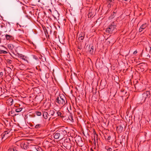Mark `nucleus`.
Returning <instances> with one entry per match:
<instances>
[{
    "label": "nucleus",
    "instance_id": "nucleus-1",
    "mask_svg": "<svg viewBox=\"0 0 151 151\" xmlns=\"http://www.w3.org/2000/svg\"><path fill=\"white\" fill-rule=\"evenodd\" d=\"M55 102L58 104L59 106L62 107L67 103V101L65 96L62 94L56 98Z\"/></svg>",
    "mask_w": 151,
    "mask_h": 151
},
{
    "label": "nucleus",
    "instance_id": "nucleus-2",
    "mask_svg": "<svg viewBox=\"0 0 151 151\" xmlns=\"http://www.w3.org/2000/svg\"><path fill=\"white\" fill-rule=\"evenodd\" d=\"M116 26L114 22H112L106 29V32L109 34L114 33L116 31Z\"/></svg>",
    "mask_w": 151,
    "mask_h": 151
},
{
    "label": "nucleus",
    "instance_id": "nucleus-3",
    "mask_svg": "<svg viewBox=\"0 0 151 151\" xmlns=\"http://www.w3.org/2000/svg\"><path fill=\"white\" fill-rule=\"evenodd\" d=\"M150 93L149 91H146L142 95V100L143 102L145 101L147 99H148L150 97Z\"/></svg>",
    "mask_w": 151,
    "mask_h": 151
},
{
    "label": "nucleus",
    "instance_id": "nucleus-4",
    "mask_svg": "<svg viewBox=\"0 0 151 151\" xmlns=\"http://www.w3.org/2000/svg\"><path fill=\"white\" fill-rule=\"evenodd\" d=\"M60 136V139H62L64 136L67 134V132L63 129H60L58 130Z\"/></svg>",
    "mask_w": 151,
    "mask_h": 151
},
{
    "label": "nucleus",
    "instance_id": "nucleus-5",
    "mask_svg": "<svg viewBox=\"0 0 151 151\" xmlns=\"http://www.w3.org/2000/svg\"><path fill=\"white\" fill-rule=\"evenodd\" d=\"M21 147L24 150L27 149L28 146L27 144V142H22L20 145Z\"/></svg>",
    "mask_w": 151,
    "mask_h": 151
},
{
    "label": "nucleus",
    "instance_id": "nucleus-6",
    "mask_svg": "<svg viewBox=\"0 0 151 151\" xmlns=\"http://www.w3.org/2000/svg\"><path fill=\"white\" fill-rule=\"evenodd\" d=\"M56 110L55 109L50 110L48 111L49 116H55V112Z\"/></svg>",
    "mask_w": 151,
    "mask_h": 151
},
{
    "label": "nucleus",
    "instance_id": "nucleus-7",
    "mask_svg": "<svg viewBox=\"0 0 151 151\" xmlns=\"http://www.w3.org/2000/svg\"><path fill=\"white\" fill-rule=\"evenodd\" d=\"M54 138L56 139H60V136L59 134V133L58 132V130L56 131L54 134Z\"/></svg>",
    "mask_w": 151,
    "mask_h": 151
},
{
    "label": "nucleus",
    "instance_id": "nucleus-8",
    "mask_svg": "<svg viewBox=\"0 0 151 151\" xmlns=\"http://www.w3.org/2000/svg\"><path fill=\"white\" fill-rule=\"evenodd\" d=\"M9 132L7 131H5L4 133H2L1 135L2 139L5 137L6 138H7L8 137V134Z\"/></svg>",
    "mask_w": 151,
    "mask_h": 151
},
{
    "label": "nucleus",
    "instance_id": "nucleus-9",
    "mask_svg": "<svg viewBox=\"0 0 151 151\" xmlns=\"http://www.w3.org/2000/svg\"><path fill=\"white\" fill-rule=\"evenodd\" d=\"M6 38L7 40H13L14 37L12 35L6 34L5 35Z\"/></svg>",
    "mask_w": 151,
    "mask_h": 151
},
{
    "label": "nucleus",
    "instance_id": "nucleus-10",
    "mask_svg": "<svg viewBox=\"0 0 151 151\" xmlns=\"http://www.w3.org/2000/svg\"><path fill=\"white\" fill-rule=\"evenodd\" d=\"M147 25L146 24H143L142 25L139 29V32H141L142 31L143 29H145L146 27H147Z\"/></svg>",
    "mask_w": 151,
    "mask_h": 151
},
{
    "label": "nucleus",
    "instance_id": "nucleus-11",
    "mask_svg": "<svg viewBox=\"0 0 151 151\" xmlns=\"http://www.w3.org/2000/svg\"><path fill=\"white\" fill-rule=\"evenodd\" d=\"M79 36L78 40L80 41H81L84 38V35L83 33H81L79 35Z\"/></svg>",
    "mask_w": 151,
    "mask_h": 151
},
{
    "label": "nucleus",
    "instance_id": "nucleus-12",
    "mask_svg": "<svg viewBox=\"0 0 151 151\" xmlns=\"http://www.w3.org/2000/svg\"><path fill=\"white\" fill-rule=\"evenodd\" d=\"M48 116H49L48 113H47L46 111H44L43 112V116L45 119H46L48 118Z\"/></svg>",
    "mask_w": 151,
    "mask_h": 151
},
{
    "label": "nucleus",
    "instance_id": "nucleus-13",
    "mask_svg": "<svg viewBox=\"0 0 151 151\" xmlns=\"http://www.w3.org/2000/svg\"><path fill=\"white\" fill-rule=\"evenodd\" d=\"M18 55L19 57L21 58L22 60H25V59L26 58L25 56L22 55V54H19Z\"/></svg>",
    "mask_w": 151,
    "mask_h": 151
},
{
    "label": "nucleus",
    "instance_id": "nucleus-14",
    "mask_svg": "<svg viewBox=\"0 0 151 151\" xmlns=\"http://www.w3.org/2000/svg\"><path fill=\"white\" fill-rule=\"evenodd\" d=\"M68 118L69 119L70 121L71 122H73V117L71 114H70L69 115Z\"/></svg>",
    "mask_w": 151,
    "mask_h": 151
},
{
    "label": "nucleus",
    "instance_id": "nucleus-15",
    "mask_svg": "<svg viewBox=\"0 0 151 151\" xmlns=\"http://www.w3.org/2000/svg\"><path fill=\"white\" fill-rule=\"evenodd\" d=\"M117 129L121 132L123 131V127L122 126L119 125L117 127Z\"/></svg>",
    "mask_w": 151,
    "mask_h": 151
},
{
    "label": "nucleus",
    "instance_id": "nucleus-16",
    "mask_svg": "<svg viewBox=\"0 0 151 151\" xmlns=\"http://www.w3.org/2000/svg\"><path fill=\"white\" fill-rule=\"evenodd\" d=\"M42 126V125L41 124H39L36 125L35 126V128L36 129H39Z\"/></svg>",
    "mask_w": 151,
    "mask_h": 151
},
{
    "label": "nucleus",
    "instance_id": "nucleus-17",
    "mask_svg": "<svg viewBox=\"0 0 151 151\" xmlns=\"http://www.w3.org/2000/svg\"><path fill=\"white\" fill-rule=\"evenodd\" d=\"M89 52L91 53L92 54L93 53V51L94 47L93 46H91V47H89Z\"/></svg>",
    "mask_w": 151,
    "mask_h": 151
},
{
    "label": "nucleus",
    "instance_id": "nucleus-18",
    "mask_svg": "<svg viewBox=\"0 0 151 151\" xmlns=\"http://www.w3.org/2000/svg\"><path fill=\"white\" fill-rule=\"evenodd\" d=\"M8 47L11 50H12L14 48V46L12 44H9L8 45Z\"/></svg>",
    "mask_w": 151,
    "mask_h": 151
},
{
    "label": "nucleus",
    "instance_id": "nucleus-19",
    "mask_svg": "<svg viewBox=\"0 0 151 151\" xmlns=\"http://www.w3.org/2000/svg\"><path fill=\"white\" fill-rule=\"evenodd\" d=\"M108 2V5H111L114 0H106Z\"/></svg>",
    "mask_w": 151,
    "mask_h": 151
},
{
    "label": "nucleus",
    "instance_id": "nucleus-20",
    "mask_svg": "<svg viewBox=\"0 0 151 151\" xmlns=\"http://www.w3.org/2000/svg\"><path fill=\"white\" fill-rule=\"evenodd\" d=\"M56 113L57 114L58 116H60V117H62V113L59 111H56Z\"/></svg>",
    "mask_w": 151,
    "mask_h": 151
},
{
    "label": "nucleus",
    "instance_id": "nucleus-21",
    "mask_svg": "<svg viewBox=\"0 0 151 151\" xmlns=\"http://www.w3.org/2000/svg\"><path fill=\"white\" fill-rule=\"evenodd\" d=\"M8 101L9 102H10V104L12 105L13 102V99L12 98H9L8 100Z\"/></svg>",
    "mask_w": 151,
    "mask_h": 151
},
{
    "label": "nucleus",
    "instance_id": "nucleus-22",
    "mask_svg": "<svg viewBox=\"0 0 151 151\" xmlns=\"http://www.w3.org/2000/svg\"><path fill=\"white\" fill-rule=\"evenodd\" d=\"M35 113L38 116H40L42 114L39 111H36L35 112Z\"/></svg>",
    "mask_w": 151,
    "mask_h": 151
},
{
    "label": "nucleus",
    "instance_id": "nucleus-23",
    "mask_svg": "<svg viewBox=\"0 0 151 151\" xmlns=\"http://www.w3.org/2000/svg\"><path fill=\"white\" fill-rule=\"evenodd\" d=\"M7 53V52L6 51H4L3 50H0V54H6Z\"/></svg>",
    "mask_w": 151,
    "mask_h": 151
},
{
    "label": "nucleus",
    "instance_id": "nucleus-24",
    "mask_svg": "<svg viewBox=\"0 0 151 151\" xmlns=\"http://www.w3.org/2000/svg\"><path fill=\"white\" fill-rule=\"evenodd\" d=\"M113 13H114V14H112L109 17V18L111 19L115 17V15L114 14H115L116 12H114Z\"/></svg>",
    "mask_w": 151,
    "mask_h": 151
},
{
    "label": "nucleus",
    "instance_id": "nucleus-25",
    "mask_svg": "<svg viewBox=\"0 0 151 151\" xmlns=\"http://www.w3.org/2000/svg\"><path fill=\"white\" fill-rule=\"evenodd\" d=\"M22 110V108L17 109H16L15 111L17 112H19L21 111Z\"/></svg>",
    "mask_w": 151,
    "mask_h": 151
},
{
    "label": "nucleus",
    "instance_id": "nucleus-26",
    "mask_svg": "<svg viewBox=\"0 0 151 151\" xmlns=\"http://www.w3.org/2000/svg\"><path fill=\"white\" fill-rule=\"evenodd\" d=\"M6 62L7 63H9V64H11L12 63V60L10 59H7L6 60Z\"/></svg>",
    "mask_w": 151,
    "mask_h": 151
},
{
    "label": "nucleus",
    "instance_id": "nucleus-27",
    "mask_svg": "<svg viewBox=\"0 0 151 151\" xmlns=\"http://www.w3.org/2000/svg\"><path fill=\"white\" fill-rule=\"evenodd\" d=\"M112 149L110 147L107 150V151H112Z\"/></svg>",
    "mask_w": 151,
    "mask_h": 151
},
{
    "label": "nucleus",
    "instance_id": "nucleus-28",
    "mask_svg": "<svg viewBox=\"0 0 151 151\" xmlns=\"http://www.w3.org/2000/svg\"><path fill=\"white\" fill-rule=\"evenodd\" d=\"M137 53V52L136 50L133 53L134 54H136Z\"/></svg>",
    "mask_w": 151,
    "mask_h": 151
},
{
    "label": "nucleus",
    "instance_id": "nucleus-29",
    "mask_svg": "<svg viewBox=\"0 0 151 151\" xmlns=\"http://www.w3.org/2000/svg\"><path fill=\"white\" fill-rule=\"evenodd\" d=\"M110 138H111L110 136H108V138H107V139L108 140H109L110 139Z\"/></svg>",
    "mask_w": 151,
    "mask_h": 151
},
{
    "label": "nucleus",
    "instance_id": "nucleus-30",
    "mask_svg": "<svg viewBox=\"0 0 151 151\" xmlns=\"http://www.w3.org/2000/svg\"><path fill=\"white\" fill-rule=\"evenodd\" d=\"M3 76V73L2 72H1L0 73V76Z\"/></svg>",
    "mask_w": 151,
    "mask_h": 151
},
{
    "label": "nucleus",
    "instance_id": "nucleus-31",
    "mask_svg": "<svg viewBox=\"0 0 151 151\" xmlns=\"http://www.w3.org/2000/svg\"><path fill=\"white\" fill-rule=\"evenodd\" d=\"M78 48L79 49H81V47H80L79 46L78 47Z\"/></svg>",
    "mask_w": 151,
    "mask_h": 151
},
{
    "label": "nucleus",
    "instance_id": "nucleus-32",
    "mask_svg": "<svg viewBox=\"0 0 151 151\" xmlns=\"http://www.w3.org/2000/svg\"><path fill=\"white\" fill-rule=\"evenodd\" d=\"M12 151H18L15 149H13L12 150Z\"/></svg>",
    "mask_w": 151,
    "mask_h": 151
},
{
    "label": "nucleus",
    "instance_id": "nucleus-33",
    "mask_svg": "<svg viewBox=\"0 0 151 151\" xmlns=\"http://www.w3.org/2000/svg\"><path fill=\"white\" fill-rule=\"evenodd\" d=\"M67 141H66V142H69L70 141V139H67Z\"/></svg>",
    "mask_w": 151,
    "mask_h": 151
},
{
    "label": "nucleus",
    "instance_id": "nucleus-34",
    "mask_svg": "<svg viewBox=\"0 0 151 151\" xmlns=\"http://www.w3.org/2000/svg\"><path fill=\"white\" fill-rule=\"evenodd\" d=\"M51 118V117H50L48 119V121H50V119Z\"/></svg>",
    "mask_w": 151,
    "mask_h": 151
},
{
    "label": "nucleus",
    "instance_id": "nucleus-35",
    "mask_svg": "<svg viewBox=\"0 0 151 151\" xmlns=\"http://www.w3.org/2000/svg\"><path fill=\"white\" fill-rule=\"evenodd\" d=\"M89 16H90V17H91V16L90 15V13L89 14V15H88Z\"/></svg>",
    "mask_w": 151,
    "mask_h": 151
},
{
    "label": "nucleus",
    "instance_id": "nucleus-36",
    "mask_svg": "<svg viewBox=\"0 0 151 151\" xmlns=\"http://www.w3.org/2000/svg\"><path fill=\"white\" fill-rule=\"evenodd\" d=\"M92 151H93V150L92 149Z\"/></svg>",
    "mask_w": 151,
    "mask_h": 151
}]
</instances>
